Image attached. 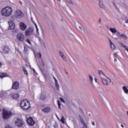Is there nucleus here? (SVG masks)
Returning <instances> with one entry per match:
<instances>
[{
    "instance_id": "nucleus-1",
    "label": "nucleus",
    "mask_w": 128,
    "mask_h": 128,
    "mask_svg": "<svg viewBox=\"0 0 128 128\" xmlns=\"http://www.w3.org/2000/svg\"><path fill=\"white\" fill-rule=\"evenodd\" d=\"M20 106L24 110H28L30 108V103L28 100H23L20 102Z\"/></svg>"
},
{
    "instance_id": "nucleus-2",
    "label": "nucleus",
    "mask_w": 128,
    "mask_h": 128,
    "mask_svg": "<svg viewBox=\"0 0 128 128\" xmlns=\"http://www.w3.org/2000/svg\"><path fill=\"white\" fill-rule=\"evenodd\" d=\"M12 13V9L10 6L6 7L1 11V14L4 16H10Z\"/></svg>"
},
{
    "instance_id": "nucleus-3",
    "label": "nucleus",
    "mask_w": 128,
    "mask_h": 128,
    "mask_svg": "<svg viewBox=\"0 0 128 128\" xmlns=\"http://www.w3.org/2000/svg\"><path fill=\"white\" fill-rule=\"evenodd\" d=\"M11 116L12 112L8 110V109H3L2 116L4 120H8V118H10Z\"/></svg>"
},
{
    "instance_id": "nucleus-4",
    "label": "nucleus",
    "mask_w": 128,
    "mask_h": 128,
    "mask_svg": "<svg viewBox=\"0 0 128 128\" xmlns=\"http://www.w3.org/2000/svg\"><path fill=\"white\" fill-rule=\"evenodd\" d=\"M24 16V13L19 9H18L15 12V17L16 18H22Z\"/></svg>"
},
{
    "instance_id": "nucleus-5",
    "label": "nucleus",
    "mask_w": 128,
    "mask_h": 128,
    "mask_svg": "<svg viewBox=\"0 0 128 128\" xmlns=\"http://www.w3.org/2000/svg\"><path fill=\"white\" fill-rule=\"evenodd\" d=\"M24 124V120H22L20 118H18L15 122V126H18V128H22Z\"/></svg>"
},
{
    "instance_id": "nucleus-6",
    "label": "nucleus",
    "mask_w": 128,
    "mask_h": 128,
    "mask_svg": "<svg viewBox=\"0 0 128 128\" xmlns=\"http://www.w3.org/2000/svg\"><path fill=\"white\" fill-rule=\"evenodd\" d=\"M27 123L28 124L29 126H32L34 124H36V121L32 117L28 118L26 120Z\"/></svg>"
},
{
    "instance_id": "nucleus-7",
    "label": "nucleus",
    "mask_w": 128,
    "mask_h": 128,
    "mask_svg": "<svg viewBox=\"0 0 128 128\" xmlns=\"http://www.w3.org/2000/svg\"><path fill=\"white\" fill-rule=\"evenodd\" d=\"M33 32L34 29H32V28H29L25 31V34L26 36H30Z\"/></svg>"
},
{
    "instance_id": "nucleus-8",
    "label": "nucleus",
    "mask_w": 128,
    "mask_h": 128,
    "mask_svg": "<svg viewBox=\"0 0 128 128\" xmlns=\"http://www.w3.org/2000/svg\"><path fill=\"white\" fill-rule=\"evenodd\" d=\"M17 38L19 42H24V36L21 33H18L17 34Z\"/></svg>"
},
{
    "instance_id": "nucleus-9",
    "label": "nucleus",
    "mask_w": 128,
    "mask_h": 128,
    "mask_svg": "<svg viewBox=\"0 0 128 128\" xmlns=\"http://www.w3.org/2000/svg\"><path fill=\"white\" fill-rule=\"evenodd\" d=\"M18 88H20V83L18 81L13 82L12 88L14 90H18Z\"/></svg>"
},
{
    "instance_id": "nucleus-10",
    "label": "nucleus",
    "mask_w": 128,
    "mask_h": 128,
    "mask_svg": "<svg viewBox=\"0 0 128 128\" xmlns=\"http://www.w3.org/2000/svg\"><path fill=\"white\" fill-rule=\"evenodd\" d=\"M27 26L24 22H21L20 24V28L22 30H26Z\"/></svg>"
},
{
    "instance_id": "nucleus-11",
    "label": "nucleus",
    "mask_w": 128,
    "mask_h": 128,
    "mask_svg": "<svg viewBox=\"0 0 128 128\" xmlns=\"http://www.w3.org/2000/svg\"><path fill=\"white\" fill-rule=\"evenodd\" d=\"M9 24V27L8 28V30H14V23L12 21H9L8 22Z\"/></svg>"
},
{
    "instance_id": "nucleus-12",
    "label": "nucleus",
    "mask_w": 128,
    "mask_h": 128,
    "mask_svg": "<svg viewBox=\"0 0 128 128\" xmlns=\"http://www.w3.org/2000/svg\"><path fill=\"white\" fill-rule=\"evenodd\" d=\"M51 110L50 108L46 107L44 110H42V112H44V114H48Z\"/></svg>"
},
{
    "instance_id": "nucleus-13",
    "label": "nucleus",
    "mask_w": 128,
    "mask_h": 128,
    "mask_svg": "<svg viewBox=\"0 0 128 128\" xmlns=\"http://www.w3.org/2000/svg\"><path fill=\"white\" fill-rule=\"evenodd\" d=\"M2 52L4 54H8L10 52V48L8 46H4L2 48Z\"/></svg>"
},
{
    "instance_id": "nucleus-14",
    "label": "nucleus",
    "mask_w": 128,
    "mask_h": 128,
    "mask_svg": "<svg viewBox=\"0 0 128 128\" xmlns=\"http://www.w3.org/2000/svg\"><path fill=\"white\" fill-rule=\"evenodd\" d=\"M48 26L52 32H54V28H55L54 24V23H50L48 24Z\"/></svg>"
},
{
    "instance_id": "nucleus-15",
    "label": "nucleus",
    "mask_w": 128,
    "mask_h": 128,
    "mask_svg": "<svg viewBox=\"0 0 128 128\" xmlns=\"http://www.w3.org/2000/svg\"><path fill=\"white\" fill-rule=\"evenodd\" d=\"M101 80L102 84H104V86H108V82L106 79H104V78H101Z\"/></svg>"
},
{
    "instance_id": "nucleus-16",
    "label": "nucleus",
    "mask_w": 128,
    "mask_h": 128,
    "mask_svg": "<svg viewBox=\"0 0 128 128\" xmlns=\"http://www.w3.org/2000/svg\"><path fill=\"white\" fill-rule=\"evenodd\" d=\"M80 120L84 126V128H88V125L86 124V122H84V119H82V118H80Z\"/></svg>"
},
{
    "instance_id": "nucleus-17",
    "label": "nucleus",
    "mask_w": 128,
    "mask_h": 128,
    "mask_svg": "<svg viewBox=\"0 0 128 128\" xmlns=\"http://www.w3.org/2000/svg\"><path fill=\"white\" fill-rule=\"evenodd\" d=\"M80 120L84 126V128H88V125L86 124V122H84V119H82V118H80Z\"/></svg>"
},
{
    "instance_id": "nucleus-18",
    "label": "nucleus",
    "mask_w": 128,
    "mask_h": 128,
    "mask_svg": "<svg viewBox=\"0 0 128 128\" xmlns=\"http://www.w3.org/2000/svg\"><path fill=\"white\" fill-rule=\"evenodd\" d=\"M110 30L112 32V34H116V32H118V30L115 28H110Z\"/></svg>"
},
{
    "instance_id": "nucleus-19",
    "label": "nucleus",
    "mask_w": 128,
    "mask_h": 128,
    "mask_svg": "<svg viewBox=\"0 0 128 128\" xmlns=\"http://www.w3.org/2000/svg\"><path fill=\"white\" fill-rule=\"evenodd\" d=\"M120 40L124 38V40H128V36L124 35V34H122L120 38Z\"/></svg>"
},
{
    "instance_id": "nucleus-20",
    "label": "nucleus",
    "mask_w": 128,
    "mask_h": 128,
    "mask_svg": "<svg viewBox=\"0 0 128 128\" xmlns=\"http://www.w3.org/2000/svg\"><path fill=\"white\" fill-rule=\"evenodd\" d=\"M112 4H113L114 6H115L116 10H118L119 12H120V8H118V5L116 4V2H113Z\"/></svg>"
},
{
    "instance_id": "nucleus-21",
    "label": "nucleus",
    "mask_w": 128,
    "mask_h": 128,
    "mask_svg": "<svg viewBox=\"0 0 128 128\" xmlns=\"http://www.w3.org/2000/svg\"><path fill=\"white\" fill-rule=\"evenodd\" d=\"M6 92L4 91L0 92V96H6Z\"/></svg>"
},
{
    "instance_id": "nucleus-22",
    "label": "nucleus",
    "mask_w": 128,
    "mask_h": 128,
    "mask_svg": "<svg viewBox=\"0 0 128 128\" xmlns=\"http://www.w3.org/2000/svg\"><path fill=\"white\" fill-rule=\"evenodd\" d=\"M8 76L7 74L6 73H2V74H0V78H6V76Z\"/></svg>"
},
{
    "instance_id": "nucleus-23",
    "label": "nucleus",
    "mask_w": 128,
    "mask_h": 128,
    "mask_svg": "<svg viewBox=\"0 0 128 128\" xmlns=\"http://www.w3.org/2000/svg\"><path fill=\"white\" fill-rule=\"evenodd\" d=\"M99 6L100 8H104V4L102 1H99Z\"/></svg>"
},
{
    "instance_id": "nucleus-24",
    "label": "nucleus",
    "mask_w": 128,
    "mask_h": 128,
    "mask_svg": "<svg viewBox=\"0 0 128 128\" xmlns=\"http://www.w3.org/2000/svg\"><path fill=\"white\" fill-rule=\"evenodd\" d=\"M55 86L57 90H60V85H58V82L55 83Z\"/></svg>"
},
{
    "instance_id": "nucleus-25",
    "label": "nucleus",
    "mask_w": 128,
    "mask_h": 128,
    "mask_svg": "<svg viewBox=\"0 0 128 128\" xmlns=\"http://www.w3.org/2000/svg\"><path fill=\"white\" fill-rule=\"evenodd\" d=\"M57 102H58V108H59V110H61L60 102V100H58Z\"/></svg>"
},
{
    "instance_id": "nucleus-26",
    "label": "nucleus",
    "mask_w": 128,
    "mask_h": 128,
    "mask_svg": "<svg viewBox=\"0 0 128 128\" xmlns=\"http://www.w3.org/2000/svg\"><path fill=\"white\" fill-rule=\"evenodd\" d=\"M89 79L90 82L92 84V80H94V78H92V75H89Z\"/></svg>"
},
{
    "instance_id": "nucleus-27",
    "label": "nucleus",
    "mask_w": 128,
    "mask_h": 128,
    "mask_svg": "<svg viewBox=\"0 0 128 128\" xmlns=\"http://www.w3.org/2000/svg\"><path fill=\"white\" fill-rule=\"evenodd\" d=\"M120 46H122V48H124L125 50H126V48H128L126 46H124V44L122 43L121 42H120Z\"/></svg>"
},
{
    "instance_id": "nucleus-28",
    "label": "nucleus",
    "mask_w": 128,
    "mask_h": 128,
    "mask_svg": "<svg viewBox=\"0 0 128 128\" xmlns=\"http://www.w3.org/2000/svg\"><path fill=\"white\" fill-rule=\"evenodd\" d=\"M60 122H62V124H65L64 117V116L62 117L61 120H60Z\"/></svg>"
},
{
    "instance_id": "nucleus-29",
    "label": "nucleus",
    "mask_w": 128,
    "mask_h": 128,
    "mask_svg": "<svg viewBox=\"0 0 128 128\" xmlns=\"http://www.w3.org/2000/svg\"><path fill=\"white\" fill-rule=\"evenodd\" d=\"M22 70L24 72V74H28V71H26V68L23 67Z\"/></svg>"
},
{
    "instance_id": "nucleus-30",
    "label": "nucleus",
    "mask_w": 128,
    "mask_h": 128,
    "mask_svg": "<svg viewBox=\"0 0 128 128\" xmlns=\"http://www.w3.org/2000/svg\"><path fill=\"white\" fill-rule=\"evenodd\" d=\"M110 46L112 50H114V48H116V46H114V44H112L110 45Z\"/></svg>"
},
{
    "instance_id": "nucleus-31",
    "label": "nucleus",
    "mask_w": 128,
    "mask_h": 128,
    "mask_svg": "<svg viewBox=\"0 0 128 128\" xmlns=\"http://www.w3.org/2000/svg\"><path fill=\"white\" fill-rule=\"evenodd\" d=\"M60 102H63L64 104L66 103V101H64V98H60Z\"/></svg>"
},
{
    "instance_id": "nucleus-32",
    "label": "nucleus",
    "mask_w": 128,
    "mask_h": 128,
    "mask_svg": "<svg viewBox=\"0 0 128 128\" xmlns=\"http://www.w3.org/2000/svg\"><path fill=\"white\" fill-rule=\"evenodd\" d=\"M26 42H28L29 44H32V43L30 42V39L27 38L26 40Z\"/></svg>"
},
{
    "instance_id": "nucleus-33",
    "label": "nucleus",
    "mask_w": 128,
    "mask_h": 128,
    "mask_svg": "<svg viewBox=\"0 0 128 128\" xmlns=\"http://www.w3.org/2000/svg\"><path fill=\"white\" fill-rule=\"evenodd\" d=\"M66 1L68 2V4H72V0H66Z\"/></svg>"
},
{
    "instance_id": "nucleus-34",
    "label": "nucleus",
    "mask_w": 128,
    "mask_h": 128,
    "mask_svg": "<svg viewBox=\"0 0 128 128\" xmlns=\"http://www.w3.org/2000/svg\"><path fill=\"white\" fill-rule=\"evenodd\" d=\"M34 26H36V32H38V25H36V23H34Z\"/></svg>"
},
{
    "instance_id": "nucleus-35",
    "label": "nucleus",
    "mask_w": 128,
    "mask_h": 128,
    "mask_svg": "<svg viewBox=\"0 0 128 128\" xmlns=\"http://www.w3.org/2000/svg\"><path fill=\"white\" fill-rule=\"evenodd\" d=\"M122 34H120V32L117 31V36H119V38H120Z\"/></svg>"
},
{
    "instance_id": "nucleus-36",
    "label": "nucleus",
    "mask_w": 128,
    "mask_h": 128,
    "mask_svg": "<svg viewBox=\"0 0 128 128\" xmlns=\"http://www.w3.org/2000/svg\"><path fill=\"white\" fill-rule=\"evenodd\" d=\"M12 100H18V96H12Z\"/></svg>"
},
{
    "instance_id": "nucleus-37",
    "label": "nucleus",
    "mask_w": 128,
    "mask_h": 128,
    "mask_svg": "<svg viewBox=\"0 0 128 128\" xmlns=\"http://www.w3.org/2000/svg\"><path fill=\"white\" fill-rule=\"evenodd\" d=\"M53 78H54V82H55V84H56V82H58V80H56V78H55L54 76H53Z\"/></svg>"
},
{
    "instance_id": "nucleus-38",
    "label": "nucleus",
    "mask_w": 128,
    "mask_h": 128,
    "mask_svg": "<svg viewBox=\"0 0 128 128\" xmlns=\"http://www.w3.org/2000/svg\"><path fill=\"white\" fill-rule=\"evenodd\" d=\"M24 52H28V48L24 46Z\"/></svg>"
},
{
    "instance_id": "nucleus-39",
    "label": "nucleus",
    "mask_w": 128,
    "mask_h": 128,
    "mask_svg": "<svg viewBox=\"0 0 128 128\" xmlns=\"http://www.w3.org/2000/svg\"><path fill=\"white\" fill-rule=\"evenodd\" d=\"M40 100H46V97H40Z\"/></svg>"
},
{
    "instance_id": "nucleus-40",
    "label": "nucleus",
    "mask_w": 128,
    "mask_h": 128,
    "mask_svg": "<svg viewBox=\"0 0 128 128\" xmlns=\"http://www.w3.org/2000/svg\"><path fill=\"white\" fill-rule=\"evenodd\" d=\"M124 19L125 20H128V16H124Z\"/></svg>"
},
{
    "instance_id": "nucleus-41",
    "label": "nucleus",
    "mask_w": 128,
    "mask_h": 128,
    "mask_svg": "<svg viewBox=\"0 0 128 128\" xmlns=\"http://www.w3.org/2000/svg\"><path fill=\"white\" fill-rule=\"evenodd\" d=\"M65 62H66V57H64V56H62Z\"/></svg>"
},
{
    "instance_id": "nucleus-42",
    "label": "nucleus",
    "mask_w": 128,
    "mask_h": 128,
    "mask_svg": "<svg viewBox=\"0 0 128 128\" xmlns=\"http://www.w3.org/2000/svg\"><path fill=\"white\" fill-rule=\"evenodd\" d=\"M60 56H62V57L64 56V54L62 52H60Z\"/></svg>"
},
{
    "instance_id": "nucleus-43",
    "label": "nucleus",
    "mask_w": 128,
    "mask_h": 128,
    "mask_svg": "<svg viewBox=\"0 0 128 128\" xmlns=\"http://www.w3.org/2000/svg\"><path fill=\"white\" fill-rule=\"evenodd\" d=\"M98 72H100L104 76H106V74H104V72L102 70H98Z\"/></svg>"
},
{
    "instance_id": "nucleus-44",
    "label": "nucleus",
    "mask_w": 128,
    "mask_h": 128,
    "mask_svg": "<svg viewBox=\"0 0 128 128\" xmlns=\"http://www.w3.org/2000/svg\"><path fill=\"white\" fill-rule=\"evenodd\" d=\"M109 42H110V45L114 44H112V40H111L110 39H109Z\"/></svg>"
},
{
    "instance_id": "nucleus-45",
    "label": "nucleus",
    "mask_w": 128,
    "mask_h": 128,
    "mask_svg": "<svg viewBox=\"0 0 128 128\" xmlns=\"http://www.w3.org/2000/svg\"><path fill=\"white\" fill-rule=\"evenodd\" d=\"M109 42H110V45L114 44H112V40H111L110 39H109Z\"/></svg>"
},
{
    "instance_id": "nucleus-46",
    "label": "nucleus",
    "mask_w": 128,
    "mask_h": 128,
    "mask_svg": "<svg viewBox=\"0 0 128 128\" xmlns=\"http://www.w3.org/2000/svg\"><path fill=\"white\" fill-rule=\"evenodd\" d=\"M109 42H110V45L114 44H112V40H111L110 39H109Z\"/></svg>"
},
{
    "instance_id": "nucleus-47",
    "label": "nucleus",
    "mask_w": 128,
    "mask_h": 128,
    "mask_svg": "<svg viewBox=\"0 0 128 128\" xmlns=\"http://www.w3.org/2000/svg\"><path fill=\"white\" fill-rule=\"evenodd\" d=\"M109 42H110V45L114 44H112V40H111L110 39H109Z\"/></svg>"
},
{
    "instance_id": "nucleus-48",
    "label": "nucleus",
    "mask_w": 128,
    "mask_h": 128,
    "mask_svg": "<svg viewBox=\"0 0 128 128\" xmlns=\"http://www.w3.org/2000/svg\"><path fill=\"white\" fill-rule=\"evenodd\" d=\"M42 64L43 66H44V60L42 61Z\"/></svg>"
},
{
    "instance_id": "nucleus-49",
    "label": "nucleus",
    "mask_w": 128,
    "mask_h": 128,
    "mask_svg": "<svg viewBox=\"0 0 128 128\" xmlns=\"http://www.w3.org/2000/svg\"><path fill=\"white\" fill-rule=\"evenodd\" d=\"M98 22H100V24L102 22V18L99 19Z\"/></svg>"
},
{
    "instance_id": "nucleus-50",
    "label": "nucleus",
    "mask_w": 128,
    "mask_h": 128,
    "mask_svg": "<svg viewBox=\"0 0 128 128\" xmlns=\"http://www.w3.org/2000/svg\"><path fill=\"white\" fill-rule=\"evenodd\" d=\"M20 96V94H14V96Z\"/></svg>"
},
{
    "instance_id": "nucleus-51",
    "label": "nucleus",
    "mask_w": 128,
    "mask_h": 128,
    "mask_svg": "<svg viewBox=\"0 0 128 128\" xmlns=\"http://www.w3.org/2000/svg\"><path fill=\"white\" fill-rule=\"evenodd\" d=\"M122 68H126V66H124V64H122Z\"/></svg>"
},
{
    "instance_id": "nucleus-52",
    "label": "nucleus",
    "mask_w": 128,
    "mask_h": 128,
    "mask_svg": "<svg viewBox=\"0 0 128 128\" xmlns=\"http://www.w3.org/2000/svg\"><path fill=\"white\" fill-rule=\"evenodd\" d=\"M38 54H39V58H42V54L40 53H39Z\"/></svg>"
},
{
    "instance_id": "nucleus-53",
    "label": "nucleus",
    "mask_w": 128,
    "mask_h": 128,
    "mask_svg": "<svg viewBox=\"0 0 128 128\" xmlns=\"http://www.w3.org/2000/svg\"><path fill=\"white\" fill-rule=\"evenodd\" d=\"M126 20L125 21L126 24H128V19H127V20Z\"/></svg>"
},
{
    "instance_id": "nucleus-54",
    "label": "nucleus",
    "mask_w": 128,
    "mask_h": 128,
    "mask_svg": "<svg viewBox=\"0 0 128 128\" xmlns=\"http://www.w3.org/2000/svg\"><path fill=\"white\" fill-rule=\"evenodd\" d=\"M2 66V62H0V68Z\"/></svg>"
},
{
    "instance_id": "nucleus-55",
    "label": "nucleus",
    "mask_w": 128,
    "mask_h": 128,
    "mask_svg": "<svg viewBox=\"0 0 128 128\" xmlns=\"http://www.w3.org/2000/svg\"><path fill=\"white\" fill-rule=\"evenodd\" d=\"M31 20L34 24V19L32 18V17H31Z\"/></svg>"
},
{
    "instance_id": "nucleus-56",
    "label": "nucleus",
    "mask_w": 128,
    "mask_h": 128,
    "mask_svg": "<svg viewBox=\"0 0 128 128\" xmlns=\"http://www.w3.org/2000/svg\"><path fill=\"white\" fill-rule=\"evenodd\" d=\"M96 82H98V79L96 78H94Z\"/></svg>"
},
{
    "instance_id": "nucleus-57",
    "label": "nucleus",
    "mask_w": 128,
    "mask_h": 128,
    "mask_svg": "<svg viewBox=\"0 0 128 128\" xmlns=\"http://www.w3.org/2000/svg\"><path fill=\"white\" fill-rule=\"evenodd\" d=\"M107 78H108L110 81V82H112V80H110V78H108V77H106Z\"/></svg>"
},
{
    "instance_id": "nucleus-58",
    "label": "nucleus",
    "mask_w": 128,
    "mask_h": 128,
    "mask_svg": "<svg viewBox=\"0 0 128 128\" xmlns=\"http://www.w3.org/2000/svg\"><path fill=\"white\" fill-rule=\"evenodd\" d=\"M78 28H79L80 30H82V27H80V26H79Z\"/></svg>"
},
{
    "instance_id": "nucleus-59",
    "label": "nucleus",
    "mask_w": 128,
    "mask_h": 128,
    "mask_svg": "<svg viewBox=\"0 0 128 128\" xmlns=\"http://www.w3.org/2000/svg\"><path fill=\"white\" fill-rule=\"evenodd\" d=\"M106 27L107 28H110V27L108 26V25H106Z\"/></svg>"
},
{
    "instance_id": "nucleus-60",
    "label": "nucleus",
    "mask_w": 128,
    "mask_h": 128,
    "mask_svg": "<svg viewBox=\"0 0 128 128\" xmlns=\"http://www.w3.org/2000/svg\"><path fill=\"white\" fill-rule=\"evenodd\" d=\"M32 70L34 72H36V70H34V68L32 69Z\"/></svg>"
},
{
    "instance_id": "nucleus-61",
    "label": "nucleus",
    "mask_w": 128,
    "mask_h": 128,
    "mask_svg": "<svg viewBox=\"0 0 128 128\" xmlns=\"http://www.w3.org/2000/svg\"><path fill=\"white\" fill-rule=\"evenodd\" d=\"M92 126H94L95 125L94 122H92Z\"/></svg>"
},
{
    "instance_id": "nucleus-62",
    "label": "nucleus",
    "mask_w": 128,
    "mask_h": 128,
    "mask_svg": "<svg viewBox=\"0 0 128 128\" xmlns=\"http://www.w3.org/2000/svg\"><path fill=\"white\" fill-rule=\"evenodd\" d=\"M125 50H127V52H128V47H126V48Z\"/></svg>"
},
{
    "instance_id": "nucleus-63",
    "label": "nucleus",
    "mask_w": 128,
    "mask_h": 128,
    "mask_svg": "<svg viewBox=\"0 0 128 128\" xmlns=\"http://www.w3.org/2000/svg\"><path fill=\"white\" fill-rule=\"evenodd\" d=\"M125 8H128V7L126 5H125Z\"/></svg>"
},
{
    "instance_id": "nucleus-64",
    "label": "nucleus",
    "mask_w": 128,
    "mask_h": 128,
    "mask_svg": "<svg viewBox=\"0 0 128 128\" xmlns=\"http://www.w3.org/2000/svg\"><path fill=\"white\" fill-rule=\"evenodd\" d=\"M114 62H116V58H114Z\"/></svg>"
}]
</instances>
